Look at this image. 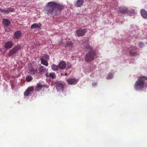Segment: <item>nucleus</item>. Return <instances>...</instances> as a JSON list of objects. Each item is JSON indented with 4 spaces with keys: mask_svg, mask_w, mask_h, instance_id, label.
I'll list each match as a JSON object with an SVG mask.
<instances>
[{
    "mask_svg": "<svg viewBox=\"0 0 147 147\" xmlns=\"http://www.w3.org/2000/svg\"><path fill=\"white\" fill-rule=\"evenodd\" d=\"M64 8V6L54 2H49L45 9V11L48 14H59L62 10Z\"/></svg>",
    "mask_w": 147,
    "mask_h": 147,
    "instance_id": "obj_1",
    "label": "nucleus"
},
{
    "mask_svg": "<svg viewBox=\"0 0 147 147\" xmlns=\"http://www.w3.org/2000/svg\"><path fill=\"white\" fill-rule=\"evenodd\" d=\"M138 78V80L134 85V87L136 90H141L144 88L145 80H147V77L142 76Z\"/></svg>",
    "mask_w": 147,
    "mask_h": 147,
    "instance_id": "obj_2",
    "label": "nucleus"
},
{
    "mask_svg": "<svg viewBox=\"0 0 147 147\" xmlns=\"http://www.w3.org/2000/svg\"><path fill=\"white\" fill-rule=\"evenodd\" d=\"M95 55V53L94 51H90L84 57L85 61L88 62L93 60Z\"/></svg>",
    "mask_w": 147,
    "mask_h": 147,
    "instance_id": "obj_3",
    "label": "nucleus"
},
{
    "mask_svg": "<svg viewBox=\"0 0 147 147\" xmlns=\"http://www.w3.org/2000/svg\"><path fill=\"white\" fill-rule=\"evenodd\" d=\"M21 48V46L20 45H17L16 46L14 47L13 48L9 51V53H8V55L9 56L13 55L15 53L20 49Z\"/></svg>",
    "mask_w": 147,
    "mask_h": 147,
    "instance_id": "obj_4",
    "label": "nucleus"
},
{
    "mask_svg": "<svg viewBox=\"0 0 147 147\" xmlns=\"http://www.w3.org/2000/svg\"><path fill=\"white\" fill-rule=\"evenodd\" d=\"M87 30L86 29H80L76 30V33L78 36H83L86 33Z\"/></svg>",
    "mask_w": 147,
    "mask_h": 147,
    "instance_id": "obj_5",
    "label": "nucleus"
},
{
    "mask_svg": "<svg viewBox=\"0 0 147 147\" xmlns=\"http://www.w3.org/2000/svg\"><path fill=\"white\" fill-rule=\"evenodd\" d=\"M38 66L39 69V72L41 75H42L48 70L45 67L42 66L41 64L38 65Z\"/></svg>",
    "mask_w": 147,
    "mask_h": 147,
    "instance_id": "obj_6",
    "label": "nucleus"
},
{
    "mask_svg": "<svg viewBox=\"0 0 147 147\" xmlns=\"http://www.w3.org/2000/svg\"><path fill=\"white\" fill-rule=\"evenodd\" d=\"M78 82V80L75 78H71L67 80V82L69 84L71 85L76 84Z\"/></svg>",
    "mask_w": 147,
    "mask_h": 147,
    "instance_id": "obj_7",
    "label": "nucleus"
},
{
    "mask_svg": "<svg viewBox=\"0 0 147 147\" xmlns=\"http://www.w3.org/2000/svg\"><path fill=\"white\" fill-rule=\"evenodd\" d=\"M34 89V88L33 86H31L28 88L24 92V95L28 96L29 94H31L33 92Z\"/></svg>",
    "mask_w": 147,
    "mask_h": 147,
    "instance_id": "obj_8",
    "label": "nucleus"
},
{
    "mask_svg": "<svg viewBox=\"0 0 147 147\" xmlns=\"http://www.w3.org/2000/svg\"><path fill=\"white\" fill-rule=\"evenodd\" d=\"M13 45V43L11 40L6 42L4 44V47L6 49L11 48Z\"/></svg>",
    "mask_w": 147,
    "mask_h": 147,
    "instance_id": "obj_9",
    "label": "nucleus"
},
{
    "mask_svg": "<svg viewBox=\"0 0 147 147\" xmlns=\"http://www.w3.org/2000/svg\"><path fill=\"white\" fill-rule=\"evenodd\" d=\"M22 33L21 31L18 30L16 31L13 35L14 38L15 39H18L21 38Z\"/></svg>",
    "mask_w": 147,
    "mask_h": 147,
    "instance_id": "obj_10",
    "label": "nucleus"
},
{
    "mask_svg": "<svg viewBox=\"0 0 147 147\" xmlns=\"http://www.w3.org/2000/svg\"><path fill=\"white\" fill-rule=\"evenodd\" d=\"M14 11L13 8H9L7 10L3 9L0 8V11L1 12L3 13L4 14H8L10 12H13Z\"/></svg>",
    "mask_w": 147,
    "mask_h": 147,
    "instance_id": "obj_11",
    "label": "nucleus"
},
{
    "mask_svg": "<svg viewBox=\"0 0 147 147\" xmlns=\"http://www.w3.org/2000/svg\"><path fill=\"white\" fill-rule=\"evenodd\" d=\"M64 88L63 85L61 83H58L56 85V88L59 91H63Z\"/></svg>",
    "mask_w": 147,
    "mask_h": 147,
    "instance_id": "obj_12",
    "label": "nucleus"
},
{
    "mask_svg": "<svg viewBox=\"0 0 147 147\" xmlns=\"http://www.w3.org/2000/svg\"><path fill=\"white\" fill-rule=\"evenodd\" d=\"M2 23L3 25L6 26H9L11 24L9 20L8 19H3L2 20Z\"/></svg>",
    "mask_w": 147,
    "mask_h": 147,
    "instance_id": "obj_13",
    "label": "nucleus"
},
{
    "mask_svg": "<svg viewBox=\"0 0 147 147\" xmlns=\"http://www.w3.org/2000/svg\"><path fill=\"white\" fill-rule=\"evenodd\" d=\"M58 66L59 69H63L65 68L66 64L65 62L61 61L59 63Z\"/></svg>",
    "mask_w": 147,
    "mask_h": 147,
    "instance_id": "obj_14",
    "label": "nucleus"
},
{
    "mask_svg": "<svg viewBox=\"0 0 147 147\" xmlns=\"http://www.w3.org/2000/svg\"><path fill=\"white\" fill-rule=\"evenodd\" d=\"M119 11L123 14L127 13L128 12L127 8L126 7H122L119 8Z\"/></svg>",
    "mask_w": 147,
    "mask_h": 147,
    "instance_id": "obj_15",
    "label": "nucleus"
},
{
    "mask_svg": "<svg viewBox=\"0 0 147 147\" xmlns=\"http://www.w3.org/2000/svg\"><path fill=\"white\" fill-rule=\"evenodd\" d=\"M84 3L83 0H78L74 3V5L77 7H80L83 5Z\"/></svg>",
    "mask_w": 147,
    "mask_h": 147,
    "instance_id": "obj_16",
    "label": "nucleus"
},
{
    "mask_svg": "<svg viewBox=\"0 0 147 147\" xmlns=\"http://www.w3.org/2000/svg\"><path fill=\"white\" fill-rule=\"evenodd\" d=\"M45 75L47 77H50L52 79H55L56 78V76L54 72L51 73L49 74L48 73L45 74Z\"/></svg>",
    "mask_w": 147,
    "mask_h": 147,
    "instance_id": "obj_17",
    "label": "nucleus"
},
{
    "mask_svg": "<svg viewBox=\"0 0 147 147\" xmlns=\"http://www.w3.org/2000/svg\"><path fill=\"white\" fill-rule=\"evenodd\" d=\"M73 44L71 41H67L65 45V47L68 49H71L73 47Z\"/></svg>",
    "mask_w": 147,
    "mask_h": 147,
    "instance_id": "obj_18",
    "label": "nucleus"
},
{
    "mask_svg": "<svg viewBox=\"0 0 147 147\" xmlns=\"http://www.w3.org/2000/svg\"><path fill=\"white\" fill-rule=\"evenodd\" d=\"M140 13L142 16L144 18L147 19V12L144 9H142L140 11Z\"/></svg>",
    "mask_w": 147,
    "mask_h": 147,
    "instance_id": "obj_19",
    "label": "nucleus"
},
{
    "mask_svg": "<svg viewBox=\"0 0 147 147\" xmlns=\"http://www.w3.org/2000/svg\"><path fill=\"white\" fill-rule=\"evenodd\" d=\"M38 71L36 68L32 67L29 70L28 72L30 74L34 75L37 73Z\"/></svg>",
    "mask_w": 147,
    "mask_h": 147,
    "instance_id": "obj_20",
    "label": "nucleus"
},
{
    "mask_svg": "<svg viewBox=\"0 0 147 147\" xmlns=\"http://www.w3.org/2000/svg\"><path fill=\"white\" fill-rule=\"evenodd\" d=\"M41 24L40 23L34 24L31 26V29H34L36 28H40L41 26Z\"/></svg>",
    "mask_w": 147,
    "mask_h": 147,
    "instance_id": "obj_21",
    "label": "nucleus"
},
{
    "mask_svg": "<svg viewBox=\"0 0 147 147\" xmlns=\"http://www.w3.org/2000/svg\"><path fill=\"white\" fill-rule=\"evenodd\" d=\"M42 87V86L40 83L37 84V85L35 86V90L36 91H39Z\"/></svg>",
    "mask_w": 147,
    "mask_h": 147,
    "instance_id": "obj_22",
    "label": "nucleus"
},
{
    "mask_svg": "<svg viewBox=\"0 0 147 147\" xmlns=\"http://www.w3.org/2000/svg\"><path fill=\"white\" fill-rule=\"evenodd\" d=\"M40 59L41 63L42 64L47 67L48 66V63L46 60H44L43 59Z\"/></svg>",
    "mask_w": 147,
    "mask_h": 147,
    "instance_id": "obj_23",
    "label": "nucleus"
},
{
    "mask_svg": "<svg viewBox=\"0 0 147 147\" xmlns=\"http://www.w3.org/2000/svg\"><path fill=\"white\" fill-rule=\"evenodd\" d=\"M52 69L54 71H57L59 70V66L56 65L54 64H53L51 66Z\"/></svg>",
    "mask_w": 147,
    "mask_h": 147,
    "instance_id": "obj_24",
    "label": "nucleus"
},
{
    "mask_svg": "<svg viewBox=\"0 0 147 147\" xmlns=\"http://www.w3.org/2000/svg\"><path fill=\"white\" fill-rule=\"evenodd\" d=\"M130 54L132 56H135L138 55V53L136 52H134L132 51V50H131L129 51Z\"/></svg>",
    "mask_w": 147,
    "mask_h": 147,
    "instance_id": "obj_25",
    "label": "nucleus"
},
{
    "mask_svg": "<svg viewBox=\"0 0 147 147\" xmlns=\"http://www.w3.org/2000/svg\"><path fill=\"white\" fill-rule=\"evenodd\" d=\"M26 79L27 82H30L33 79V78L30 76H27L26 77Z\"/></svg>",
    "mask_w": 147,
    "mask_h": 147,
    "instance_id": "obj_26",
    "label": "nucleus"
},
{
    "mask_svg": "<svg viewBox=\"0 0 147 147\" xmlns=\"http://www.w3.org/2000/svg\"><path fill=\"white\" fill-rule=\"evenodd\" d=\"M85 48L90 51H93L92 47H91L89 45H86L85 47Z\"/></svg>",
    "mask_w": 147,
    "mask_h": 147,
    "instance_id": "obj_27",
    "label": "nucleus"
},
{
    "mask_svg": "<svg viewBox=\"0 0 147 147\" xmlns=\"http://www.w3.org/2000/svg\"><path fill=\"white\" fill-rule=\"evenodd\" d=\"M113 77V74H109L107 78V79H112Z\"/></svg>",
    "mask_w": 147,
    "mask_h": 147,
    "instance_id": "obj_28",
    "label": "nucleus"
},
{
    "mask_svg": "<svg viewBox=\"0 0 147 147\" xmlns=\"http://www.w3.org/2000/svg\"><path fill=\"white\" fill-rule=\"evenodd\" d=\"M42 59H44V60H47L49 59V56L48 55H45Z\"/></svg>",
    "mask_w": 147,
    "mask_h": 147,
    "instance_id": "obj_29",
    "label": "nucleus"
},
{
    "mask_svg": "<svg viewBox=\"0 0 147 147\" xmlns=\"http://www.w3.org/2000/svg\"><path fill=\"white\" fill-rule=\"evenodd\" d=\"M5 31L6 32H9L11 31V30L9 28L7 27L4 28Z\"/></svg>",
    "mask_w": 147,
    "mask_h": 147,
    "instance_id": "obj_30",
    "label": "nucleus"
},
{
    "mask_svg": "<svg viewBox=\"0 0 147 147\" xmlns=\"http://www.w3.org/2000/svg\"><path fill=\"white\" fill-rule=\"evenodd\" d=\"M138 47L140 48L144 46V44L142 42H140L138 43Z\"/></svg>",
    "mask_w": 147,
    "mask_h": 147,
    "instance_id": "obj_31",
    "label": "nucleus"
},
{
    "mask_svg": "<svg viewBox=\"0 0 147 147\" xmlns=\"http://www.w3.org/2000/svg\"><path fill=\"white\" fill-rule=\"evenodd\" d=\"M71 67V65L70 63H67V68L68 69H70Z\"/></svg>",
    "mask_w": 147,
    "mask_h": 147,
    "instance_id": "obj_32",
    "label": "nucleus"
},
{
    "mask_svg": "<svg viewBox=\"0 0 147 147\" xmlns=\"http://www.w3.org/2000/svg\"><path fill=\"white\" fill-rule=\"evenodd\" d=\"M96 83H93L92 84L93 86H94V85H96Z\"/></svg>",
    "mask_w": 147,
    "mask_h": 147,
    "instance_id": "obj_33",
    "label": "nucleus"
},
{
    "mask_svg": "<svg viewBox=\"0 0 147 147\" xmlns=\"http://www.w3.org/2000/svg\"><path fill=\"white\" fill-rule=\"evenodd\" d=\"M133 47L132 48L133 49H134V50H135L136 49V48L134 47Z\"/></svg>",
    "mask_w": 147,
    "mask_h": 147,
    "instance_id": "obj_34",
    "label": "nucleus"
},
{
    "mask_svg": "<svg viewBox=\"0 0 147 147\" xmlns=\"http://www.w3.org/2000/svg\"><path fill=\"white\" fill-rule=\"evenodd\" d=\"M67 73H66L65 74H64V75L65 76H67Z\"/></svg>",
    "mask_w": 147,
    "mask_h": 147,
    "instance_id": "obj_35",
    "label": "nucleus"
},
{
    "mask_svg": "<svg viewBox=\"0 0 147 147\" xmlns=\"http://www.w3.org/2000/svg\"><path fill=\"white\" fill-rule=\"evenodd\" d=\"M61 76H63V74L61 73Z\"/></svg>",
    "mask_w": 147,
    "mask_h": 147,
    "instance_id": "obj_36",
    "label": "nucleus"
},
{
    "mask_svg": "<svg viewBox=\"0 0 147 147\" xmlns=\"http://www.w3.org/2000/svg\"><path fill=\"white\" fill-rule=\"evenodd\" d=\"M61 76H63V74L61 73Z\"/></svg>",
    "mask_w": 147,
    "mask_h": 147,
    "instance_id": "obj_37",
    "label": "nucleus"
}]
</instances>
